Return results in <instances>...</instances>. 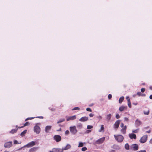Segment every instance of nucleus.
<instances>
[{"mask_svg":"<svg viewBox=\"0 0 152 152\" xmlns=\"http://www.w3.org/2000/svg\"><path fill=\"white\" fill-rule=\"evenodd\" d=\"M112 96L111 94H109L108 96V97L109 99H110L111 98Z\"/></svg>","mask_w":152,"mask_h":152,"instance_id":"4c0bfd02","label":"nucleus"},{"mask_svg":"<svg viewBox=\"0 0 152 152\" xmlns=\"http://www.w3.org/2000/svg\"><path fill=\"white\" fill-rule=\"evenodd\" d=\"M80 109V108L79 107H74V108H73L72 109V110H79Z\"/></svg>","mask_w":152,"mask_h":152,"instance_id":"72a5a7b5","label":"nucleus"},{"mask_svg":"<svg viewBox=\"0 0 152 152\" xmlns=\"http://www.w3.org/2000/svg\"><path fill=\"white\" fill-rule=\"evenodd\" d=\"M61 128H60V129H59V130H57V131H61Z\"/></svg>","mask_w":152,"mask_h":152,"instance_id":"052dcab7","label":"nucleus"},{"mask_svg":"<svg viewBox=\"0 0 152 152\" xmlns=\"http://www.w3.org/2000/svg\"><path fill=\"white\" fill-rule=\"evenodd\" d=\"M26 132L27 130H24L21 133L20 135L22 136H23L24 134H25L26 133Z\"/></svg>","mask_w":152,"mask_h":152,"instance_id":"a878e982","label":"nucleus"},{"mask_svg":"<svg viewBox=\"0 0 152 152\" xmlns=\"http://www.w3.org/2000/svg\"><path fill=\"white\" fill-rule=\"evenodd\" d=\"M104 131V126L103 125H102L101 126L100 129L99 130V132H101L102 131Z\"/></svg>","mask_w":152,"mask_h":152,"instance_id":"5701e85b","label":"nucleus"},{"mask_svg":"<svg viewBox=\"0 0 152 152\" xmlns=\"http://www.w3.org/2000/svg\"><path fill=\"white\" fill-rule=\"evenodd\" d=\"M34 118H27L26 120H25V121H26L27 120H28L29 119H33Z\"/></svg>","mask_w":152,"mask_h":152,"instance_id":"09e8293b","label":"nucleus"},{"mask_svg":"<svg viewBox=\"0 0 152 152\" xmlns=\"http://www.w3.org/2000/svg\"><path fill=\"white\" fill-rule=\"evenodd\" d=\"M53 138L56 142H59L61 140V138L60 136L58 135H56L53 137Z\"/></svg>","mask_w":152,"mask_h":152,"instance_id":"39448f33","label":"nucleus"},{"mask_svg":"<svg viewBox=\"0 0 152 152\" xmlns=\"http://www.w3.org/2000/svg\"><path fill=\"white\" fill-rule=\"evenodd\" d=\"M149 113V110H148L147 111H144V113L145 115H148Z\"/></svg>","mask_w":152,"mask_h":152,"instance_id":"393cba45","label":"nucleus"},{"mask_svg":"<svg viewBox=\"0 0 152 152\" xmlns=\"http://www.w3.org/2000/svg\"><path fill=\"white\" fill-rule=\"evenodd\" d=\"M128 105L129 107L131 108V104L130 101L128 102Z\"/></svg>","mask_w":152,"mask_h":152,"instance_id":"7c9ffc66","label":"nucleus"},{"mask_svg":"<svg viewBox=\"0 0 152 152\" xmlns=\"http://www.w3.org/2000/svg\"><path fill=\"white\" fill-rule=\"evenodd\" d=\"M35 144V143L34 141H32L26 145V146L28 148L31 147L34 145Z\"/></svg>","mask_w":152,"mask_h":152,"instance_id":"9d476101","label":"nucleus"},{"mask_svg":"<svg viewBox=\"0 0 152 152\" xmlns=\"http://www.w3.org/2000/svg\"><path fill=\"white\" fill-rule=\"evenodd\" d=\"M121 127H124V124L123 123L121 124Z\"/></svg>","mask_w":152,"mask_h":152,"instance_id":"8fccbe9b","label":"nucleus"},{"mask_svg":"<svg viewBox=\"0 0 152 152\" xmlns=\"http://www.w3.org/2000/svg\"><path fill=\"white\" fill-rule=\"evenodd\" d=\"M142 124V122L141 121L137 119L135 121V124L136 127L139 126Z\"/></svg>","mask_w":152,"mask_h":152,"instance_id":"f8f14e48","label":"nucleus"},{"mask_svg":"<svg viewBox=\"0 0 152 152\" xmlns=\"http://www.w3.org/2000/svg\"><path fill=\"white\" fill-rule=\"evenodd\" d=\"M88 120V118L86 117H83L81 118L79 121H80L84 122Z\"/></svg>","mask_w":152,"mask_h":152,"instance_id":"4468645a","label":"nucleus"},{"mask_svg":"<svg viewBox=\"0 0 152 152\" xmlns=\"http://www.w3.org/2000/svg\"><path fill=\"white\" fill-rule=\"evenodd\" d=\"M149 142L150 143L152 144V138L150 140Z\"/></svg>","mask_w":152,"mask_h":152,"instance_id":"603ef678","label":"nucleus"},{"mask_svg":"<svg viewBox=\"0 0 152 152\" xmlns=\"http://www.w3.org/2000/svg\"><path fill=\"white\" fill-rule=\"evenodd\" d=\"M125 148L126 150H129V145L128 143H126L125 145Z\"/></svg>","mask_w":152,"mask_h":152,"instance_id":"b1692460","label":"nucleus"},{"mask_svg":"<svg viewBox=\"0 0 152 152\" xmlns=\"http://www.w3.org/2000/svg\"><path fill=\"white\" fill-rule=\"evenodd\" d=\"M137 95L139 96H141V93L140 92H138L137 93Z\"/></svg>","mask_w":152,"mask_h":152,"instance_id":"37998d69","label":"nucleus"},{"mask_svg":"<svg viewBox=\"0 0 152 152\" xmlns=\"http://www.w3.org/2000/svg\"><path fill=\"white\" fill-rule=\"evenodd\" d=\"M126 98L127 100V102L130 101V99L129 96H126Z\"/></svg>","mask_w":152,"mask_h":152,"instance_id":"ea45409f","label":"nucleus"},{"mask_svg":"<svg viewBox=\"0 0 152 152\" xmlns=\"http://www.w3.org/2000/svg\"><path fill=\"white\" fill-rule=\"evenodd\" d=\"M129 137L131 139H136V136L135 134H129Z\"/></svg>","mask_w":152,"mask_h":152,"instance_id":"f3484780","label":"nucleus"},{"mask_svg":"<svg viewBox=\"0 0 152 152\" xmlns=\"http://www.w3.org/2000/svg\"><path fill=\"white\" fill-rule=\"evenodd\" d=\"M141 96H145V94H141Z\"/></svg>","mask_w":152,"mask_h":152,"instance_id":"864d4df0","label":"nucleus"},{"mask_svg":"<svg viewBox=\"0 0 152 152\" xmlns=\"http://www.w3.org/2000/svg\"><path fill=\"white\" fill-rule=\"evenodd\" d=\"M149 88L151 90H152V86H150V87H149Z\"/></svg>","mask_w":152,"mask_h":152,"instance_id":"4d7b16f0","label":"nucleus"},{"mask_svg":"<svg viewBox=\"0 0 152 152\" xmlns=\"http://www.w3.org/2000/svg\"><path fill=\"white\" fill-rule=\"evenodd\" d=\"M105 139V137H103L102 138H101L97 140L96 141L95 143L97 144H102L104 140Z\"/></svg>","mask_w":152,"mask_h":152,"instance_id":"423d86ee","label":"nucleus"},{"mask_svg":"<svg viewBox=\"0 0 152 152\" xmlns=\"http://www.w3.org/2000/svg\"><path fill=\"white\" fill-rule=\"evenodd\" d=\"M49 152H53V151H50Z\"/></svg>","mask_w":152,"mask_h":152,"instance_id":"e2e57ef3","label":"nucleus"},{"mask_svg":"<svg viewBox=\"0 0 152 152\" xmlns=\"http://www.w3.org/2000/svg\"><path fill=\"white\" fill-rule=\"evenodd\" d=\"M14 144H17L18 143V141L16 140H15L14 142Z\"/></svg>","mask_w":152,"mask_h":152,"instance_id":"de8ad7c7","label":"nucleus"},{"mask_svg":"<svg viewBox=\"0 0 152 152\" xmlns=\"http://www.w3.org/2000/svg\"><path fill=\"white\" fill-rule=\"evenodd\" d=\"M38 124H40V123H37L34 127V132L36 134H39L41 132V128L39 126L37 125Z\"/></svg>","mask_w":152,"mask_h":152,"instance_id":"f257e3e1","label":"nucleus"},{"mask_svg":"<svg viewBox=\"0 0 152 152\" xmlns=\"http://www.w3.org/2000/svg\"><path fill=\"white\" fill-rule=\"evenodd\" d=\"M149 98H150V99H152V95H151L150 96H149Z\"/></svg>","mask_w":152,"mask_h":152,"instance_id":"5fc2aeb1","label":"nucleus"},{"mask_svg":"<svg viewBox=\"0 0 152 152\" xmlns=\"http://www.w3.org/2000/svg\"><path fill=\"white\" fill-rule=\"evenodd\" d=\"M76 115H74L72 116H70V117H69L66 119V120L68 121H70V120H73L75 119H76Z\"/></svg>","mask_w":152,"mask_h":152,"instance_id":"2eb2a0df","label":"nucleus"},{"mask_svg":"<svg viewBox=\"0 0 152 152\" xmlns=\"http://www.w3.org/2000/svg\"><path fill=\"white\" fill-rule=\"evenodd\" d=\"M148 127H145V128H144V129H147V128H148Z\"/></svg>","mask_w":152,"mask_h":152,"instance_id":"bf43d9fd","label":"nucleus"},{"mask_svg":"<svg viewBox=\"0 0 152 152\" xmlns=\"http://www.w3.org/2000/svg\"><path fill=\"white\" fill-rule=\"evenodd\" d=\"M4 152H8V151H4Z\"/></svg>","mask_w":152,"mask_h":152,"instance_id":"680f3d73","label":"nucleus"},{"mask_svg":"<svg viewBox=\"0 0 152 152\" xmlns=\"http://www.w3.org/2000/svg\"><path fill=\"white\" fill-rule=\"evenodd\" d=\"M100 117L101 118V116H100V117H99V118H100Z\"/></svg>","mask_w":152,"mask_h":152,"instance_id":"69168bd1","label":"nucleus"},{"mask_svg":"<svg viewBox=\"0 0 152 152\" xmlns=\"http://www.w3.org/2000/svg\"><path fill=\"white\" fill-rule=\"evenodd\" d=\"M124 120L128 122L129 121V119L127 117H125L124 118Z\"/></svg>","mask_w":152,"mask_h":152,"instance_id":"a19ab883","label":"nucleus"},{"mask_svg":"<svg viewBox=\"0 0 152 152\" xmlns=\"http://www.w3.org/2000/svg\"><path fill=\"white\" fill-rule=\"evenodd\" d=\"M151 132V131L150 130H149L148 131H146V133H149Z\"/></svg>","mask_w":152,"mask_h":152,"instance_id":"3c124183","label":"nucleus"},{"mask_svg":"<svg viewBox=\"0 0 152 152\" xmlns=\"http://www.w3.org/2000/svg\"><path fill=\"white\" fill-rule=\"evenodd\" d=\"M65 121V119L64 118H63L61 119L60 120L57 122V123L58 124L63 122H64Z\"/></svg>","mask_w":152,"mask_h":152,"instance_id":"bb28decb","label":"nucleus"},{"mask_svg":"<svg viewBox=\"0 0 152 152\" xmlns=\"http://www.w3.org/2000/svg\"><path fill=\"white\" fill-rule=\"evenodd\" d=\"M145 91V89L144 88H142L141 89V91L142 92H144Z\"/></svg>","mask_w":152,"mask_h":152,"instance_id":"e433bc0d","label":"nucleus"},{"mask_svg":"<svg viewBox=\"0 0 152 152\" xmlns=\"http://www.w3.org/2000/svg\"><path fill=\"white\" fill-rule=\"evenodd\" d=\"M70 131L73 134H75L77 132L75 126H71L69 128Z\"/></svg>","mask_w":152,"mask_h":152,"instance_id":"20e7f679","label":"nucleus"},{"mask_svg":"<svg viewBox=\"0 0 152 152\" xmlns=\"http://www.w3.org/2000/svg\"><path fill=\"white\" fill-rule=\"evenodd\" d=\"M111 116L112 115L110 114L107 115L106 116V120L108 121H109L110 120Z\"/></svg>","mask_w":152,"mask_h":152,"instance_id":"a211bd4d","label":"nucleus"},{"mask_svg":"<svg viewBox=\"0 0 152 152\" xmlns=\"http://www.w3.org/2000/svg\"><path fill=\"white\" fill-rule=\"evenodd\" d=\"M83 146V144L82 142H80L79 143L78 147H82Z\"/></svg>","mask_w":152,"mask_h":152,"instance_id":"cd10ccee","label":"nucleus"},{"mask_svg":"<svg viewBox=\"0 0 152 152\" xmlns=\"http://www.w3.org/2000/svg\"><path fill=\"white\" fill-rule=\"evenodd\" d=\"M12 141L7 142L4 144V146L5 148H9L12 146Z\"/></svg>","mask_w":152,"mask_h":152,"instance_id":"0eeeda50","label":"nucleus"},{"mask_svg":"<svg viewBox=\"0 0 152 152\" xmlns=\"http://www.w3.org/2000/svg\"><path fill=\"white\" fill-rule=\"evenodd\" d=\"M115 152V151L113 150H112L110 152Z\"/></svg>","mask_w":152,"mask_h":152,"instance_id":"13d9d810","label":"nucleus"},{"mask_svg":"<svg viewBox=\"0 0 152 152\" xmlns=\"http://www.w3.org/2000/svg\"><path fill=\"white\" fill-rule=\"evenodd\" d=\"M100 117L101 118V116H100V117H99V118H100Z\"/></svg>","mask_w":152,"mask_h":152,"instance_id":"338daca9","label":"nucleus"},{"mask_svg":"<svg viewBox=\"0 0 152 152\" xmlns=\"http://www.w3.org/2000/svg\"><path fill=\"white\" fill-rule=\"evenodd\" d=\"M131 148L134 151H137L138 149V146L137 144H133L132 145Z\"/></svg>","mask_w":152,"mask_h":152,"instance_id":"1a4fd4ad","label":"nucleus"},{"mask_svg":"<svg viewBox=\"0 0 152 152\" xmlns=\"http://www.w3.org/2000/svg\"><path fill=\"white\" fill-rule=\"evenodd\" d=\"M115 139L118 142H121L123 140L124 137L121 135H114Z\"/></svg>","mask_w":152,"mask_h":152,"instance_id":"f03ea898","label":"nucleus"},{"mask_svg":"<svg viewBox=\"0 0 152 152\" xmlns=\"http://www.w3.org/2000/svg\"><path fill=\"white\" fill-rule=\"evenodd\" d=\"M120 122V121L119 120H118L116 121L114 125V128L115 129H117L118 128Z\"/></svg>","mask_w":152,"mask_h":152,"instance_id":"6e6552de","label":"nucleus"},{"mask_svg":"<svg viewBox=\"0 0 152 152\" xmlns=\"http://www.w3.org/2000/svg\"><path fill=\"white\" fill-rule=\"evenodd\" d=\"M148 139V136L147 135H144L142 136L139 140L140 142L142 143L145 142Z\"/></svg>","mask_w":152,"mask_h":152,"instance_id":"7ed1b4c3","label":"nucleus"},{"mask_svg":"<svg viewBox=\"0 0 152 152\" xmlns=\"http://www.w3.org/2000/svg\"><path fill=\"white\" fill-rule=\"evenodd\" d=\"M23 126H22L21 127H20V126H19L18 127V128H19V129H20V128H23Z\"/></svg>","mask_w":152,"mask_h":152,"instance_id":"6e6d98bb","label":"nucleus"},{"mask_svg":"<svg viewBox=\"0 0 152 152\" xmlns=\"http://www.w3.org/2000/svg\"><path fill=\"white\" fill-rule=\"evenodd\" d=\"M77 127L81 128L82 127V125L81 124H80L77 125Z\"/></svg>","mask_w":152,"mask_h":152,"instance_id":"2f4dec72","label":"nucleus"},{"mask_svg":"<svg viewBox=\"0 0 152 152\" xmlns=\"http://www.w3.org/2000/svg\"><path fill=\"white\" fill-rule=\"evenodd\" d=\"M88 132H89L91 131L90 130H88Z\"/></svg>","mask_w":152,"mask_h":152,"instance_id":"0e129e2a","label":"nucleus"},{"mask_svg":"<svg viewBox=\"0 0 152 152\" xmlns=\"http://www.w3.org/2000/svg\"><path fill=\"white\" fill-rule=\"evenodd\" d=\"M126 126H125L122 128L121 129V132L123 134H125L126 133Z\"/></svg>","mask_w":152,"mask_h":152,"instance_id":"dca6fc26","label":"nucleus"},{"mask_svg":"<svg viewBox=\"0 0 152 152\" xmlns=\"http://www.w3.org/2000/svg\"><path fill=\"white\" fill-rule=\"evenodd\" d=\"M69 130H67L65 131V134H69Z\"/></svg>","mask_w":152,"mask_h":152,"instance_id":"79ce46f5","label":"nucleus"},{"mask_svg":"<svg viewBox=\"0 0 152 152\" xmlns=\"http://www.w3.org/2000/svg\"><path fill=\"white\" fill-rule=\"evenodd\" d=\"M89 115L90 117H93L94 116V114H93L92 113H90Z\"/></svg>","mask_w":152,"mask_h":152,"instance_id":"a18cd8bd","label":"nucleus"},{"mask_svg":"<svg viewBox=\"0 0 152 152\" xmlns=\"http://www.w3.org/2000/svg\"><path fill=\"white\" fill-rule=\"evenodd\" d=\"M124 96H122V97H121L119 98V103L121 104L122 102L123 101V100H124Z\"/></svg>","mask_w":152,"mask_h":152,"instance_id":"4be33fe9","label":"nucleus"},{"mask_svg":"<svg viewBox=\"0 0 152 152\" xmlns=\"http://www.w3.org/2000/svg\"><path fill=\"white\" fill-rule=\"evenodd\" d=\"M52 126H47L45 128V132L46 133H48L51 129Z\"/></svg>","mask_w":152,"mask_h":152,"instance_id":"9b49d317","label":"nucleus"},{"mask_svg":"<svg viewBox=\"0 0 152 152\" xmlns=\"http://www.w3.org/2000/svg\"><path fill=\"white\" fill-rule=\"evenodd\" d=\"M53 152H63V150L61 148H54L53 149Z\"/></svg>","mask_w":152,"mask_h":152,"instance_id":"ddd939ff","label":"nucleus"},{"mask_svg":"<svg viewBox=\"0 0 152 152\" xmlns=\"http://www.w3.org/2000/svg\"><path fill=\"white\" fill-rule=\"evenodd\" d=\"M29 125V124L28 122H26L24 124V125L23 126V127L24 126H28Z\"/></svg>","mask_w":152,"mask_h":152,"instance_id":"f704fd0d","label":"nucleus"},{"mask_svg":"<svg viewBox=\"0 0 152 152\" xmlns=\"http://www.w3.org/2000/svg\"><path fill=\"white\" fill-rule=\"evenodd\" d=\"M36 118H40V119H43L44 118L42 116L37 117H36Z\"/></svg>","mask_w":152,"mask_h":152,"instance_id":"49530a36","label":"nucleus"},{"mask_svg":"<svg viewBox=\"0 0 152 152\" xmlns=\"http://www.w3.org/2000/svg\"><path fill=\"white\" fill-rule=\"evenodd\" d=\"M71 146L69 144H67L65 147L63 148L62 149L63 150V151L64 150H66L70 149L71 148Z\"/></svg>","mask_w":152,"mask_h":152,"instance_id":"6ab92c4d","label":"nucleus"},{"mask_svg":"<svg viewBox=\"0 0 152 152\" xmlns=\"http://www.w3.org/2000/svg\"><path fill=\"white\" fill-rule=\"evenodd\" d=\"M139 130V129H137L136 130H134L132 131V132L134 133H137Z\"/></svg>","mask_w":152,"mask_h":152,"instance_id":"c85d7f7f","label":"nucleus"},{"mask_svg":"<svg viewBox=\"0 0 152 152\" xmlns=\"http://www.w3.org/2000/svg\"><path fill=\"white\" fill-rule=\"evenodd\" d=\"M127 108V106H121L119 108V110L121 112L123 111L125 109H126Z\"/></svg>","mask_w":152,"mask_h":152,"instance_id":"aec40b11","label":"nucleus"},{"mask_svg":"<svg viewBox=\"0 0 152 152\" xmlns=\"http://www.w3.org/2000/svg\"><path fill=\"white\" fill-rule=\"evenodd\" d=\"M115 117L116 118L118 119L120 118V117L119 114H117L116 115Z\"/></svg>","mask_w":152,"mask_h":152,"instance_id":"58836bf2","label":"nucleus"},{"mask_svg":"<svg viewBox=\"0 0 152 152\" xmlns=\"http://www.w3.org/2000/svg\"><path fill=\"white\" fill-rule=\"evenodd\" d=\"M87 149V148L86 147H84L82 148V151H86Z\"/></svg>","mask_w":152,"mask_h":152,"instance_id":"473e14b6","label":"nucleus"},{"mask_svg":"<svg viewBox=\"0 0 152 152\" xmlns=\"http://www.w3.org/2000/svg\"><path fill=\"white\" fill-rule=\"evenodd\" d=\"M93 127V126H92L88 125L87 126V129H91Z\"/></svg>","mask_w":152,"mask_h":152,"instance_id":"c756f323","label":"nucleus"},{"mask_svg":"<svg viewBox=\"0 0 152 152\" xmlns=\"http://www.w3.org/2000/svg\"><path fill=\"white\" fill-rule=\"evenodd\" d=\"M137 152H146V151L145 150H141V151H138Z\"/></svg>","mask_w":152,"mask_h":152,"instance_id":"c03bdc74","label":"nucleus"},{"mask_svg":"<svg viewBox=\"0 0 152 152\" xmlns=\"http://www.w3.org/2000/svg\"><path fill=\"white\" fill-rule=\"evenodd\" d=\"M86 110L88 111L92 112V110L90 108H87L86 109Z\"/></svg>","mask_w":152,"mask_h":152,"instance_id":"c9c22d12","label":"nucleus"},{"mask_svg":"<svg viewBox=\"0 0 152 152\" xmlns=\"http://www.w3.org/2000/svg\"><path fill=\"white\" fill-rule=\"evenodd\" d=\"M18 129H12L10 131V133L11 134H14L17 132Z\"/></svg>","mask_w":152,"mask_h":152,"instance_id":"412c9836","label":"nucleus"}]
</instances>
